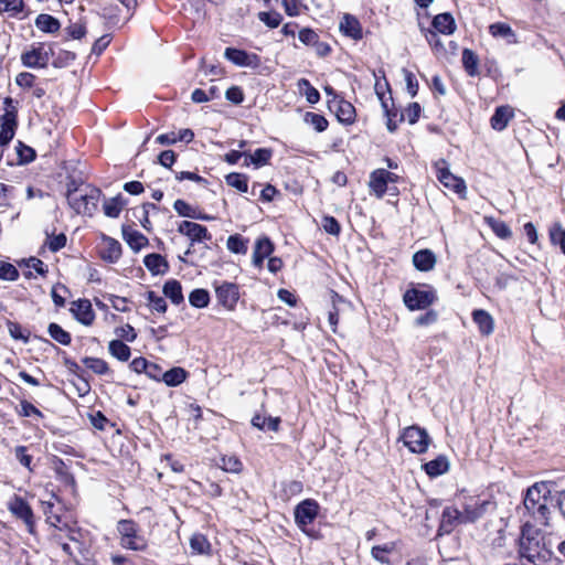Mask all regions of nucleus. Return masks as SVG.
Listing matches in <instances>:
<instances>
[{"mask_svg":"<svg viewBox=\"0 0 565 565\" xmlns=\"http://www.w3.org/2000/svg\"><path fill=\"white\" fill-rule=\"evenodd\" d=\"M551 491L546 482H536L527 488L523 499V516L527 515L536 524L550 525Z\"/></svg>","mask_w":565,"mask_h":565,"instance_id":"f257e3e1","label":"nucleus"},{"mask_svg":"<svg viewBox=\"0 0 565 565\" xmlns=\"http://www.w3.org/2000/svg\"><path fill=\"white\" fill-rule=\"evenodd\" d=\"M544 537L540 532L530 524L527 520L521 529V536L519 539V553L520 556L526 558L530 563H545L547 559H554L553 546L554 542L551 539V548L543 542Z\"/></svg>","mask_w":565,"mask_h":565,"instance_id":"f03ea898","label":"nucleus"},{"mask_svg":"<svg viewBox=\"0 0 565 565\" xmlns=\"http://www.w3.org/2000/svg\"><path fill=\"white\" fill-rule=\"evenodd\" d=\"M117 531L120 535V545L131 551H145L147 540L141 534V529L131 519H122L117 523Z\"/></svg>","mask_w":565,"mask_h":565,"instance_id":"7ed1b4c3","label":"nucleus"},{"mask_svg":"<svg viewBox=\"0 0 565 565\" xmlns=\"http://www.w3.org/2000/svg\"><path fill=\"white\" fill-rule=\"evenodd\" d=\"M425 287L426 289L411 287L404 292L403 302L408 310H425L437 301L436 290L428 285Z\"/></svg>","mask_w":565,"mask_h":565,"instance_id":"20e7f679","label":"nucleus"},{"mask_svg":"<svg viewBox=\"0 0 565 565\" xmlns=\"http://www.w3.org/2000/svg\"><path fill=\"white\" fill-rule=\"evenodd\" d=\"M102 191L97 188L85 185L79 195H75L68 201L70 206L77 213L92 216L97 210V203Z\"/></svg>","mask_w":565,"mask_h":565,"instance_id":"39448f33","label":"nucleus"},{"mask_svg":"<svg viewBox=\"0 0 565 565\" xmlns=\"http://www.w3.org/2000/svg\"><path fill=\"white\" fill-rule=\"evenodd\" d=\"M213 287L217 303L228 311H234L239 300V286L230 281H214Z\"/></svg>","mask_w":565,"mask_h":565,"instance_id":"423d86ee","label":"nucleus"},{"mask_svg":"<svg viewBox=\"0 0 565 565\" xmlns=\"http://www.w3.org/2000/svg\"><path fill=\"white\" fill-rule=\"evenodd\" d=\"M404 445L414 454H424L430 443V437L426 429L413 425L404 429L402 434Z\"/></svg>","mask_w":565,"mask_h":565,"instance_id":"0eeeda50","label":"nucleus"},{"mask_svg":"<svg viewBox=\"0 0 565 565\" xmlns=\"http://www.w3.org/2000/svg\"><path fill=\"white\" fill-rule=\"evenodd\" d=\"M320 511V505L315 499H305L295 507L294 516L297 526L305 533L307 526L312 524Z\"/></svg>","mask_w":565,"mask_h":565,"instance_id":"6e6552de","label":"nucleus"},{"mask_svg":"<svg viewBox=\"0 0 565 565\" xmlns=\"http://www.w3.org/2000/svg\"><path fill=\"white\" fill-rule=\"evenodd\" d=\"M55 52L52 45L47 50L44 49L43 43H38L32 46L30 51L21 54V63L29 68H44L47 66L51 57H54Z\"/></svg>","mask_w":565,"mask_h":565,"instance_id":"1a4fd4ad","label":"nucleus"},{"mask_svg":"<svg viewBox=\"0 0 565 565\" xmlns=\"http://www.w3.org/2000/svg\"><path fill=\"white\" fill-rule=\"evenodd\" d=\"M495 510V503L490 500L470 499L469 502L463 505V522L473 523L481 519L486 513Z\"/></svg>","mask_w":565,"mask_h":565,"instance_id":"9d476101","label":"nucleus"},{"mask_svg":"<svg viewBox=\"0 0 565 565\" xmlns=\"http://www.w3.org/2000/svg\"><path fill=\"white\" fill-rule=\"evenodd\" d=\"M434 167L436 169V177L441 184H444L448 189H451L454 192L458 194L466 191L465 181L450 172L446 160H438L437 162H435Z\"/></svg>","mask_w":565,"mask_h":565,"instance_id":"9b49d317","label":"nucleus"},{"mask_svg":"<svg viewBox=\"0 0 565 565\" xmlns=\"http://www.w3.org/2000/svg\"><path fill=\"white\" fill-rule=\"evenodd\" d=\"M18 127V108L7 109L0 117V147L8 146Z\"/></svg>","mask_w":565,"mask_h":565,"instance_id":"f8f14e48","label":"nucleus"},{"mask_svg":"<svg viewBox=\"0 0 565 565\" xmlns=\"http://www.w3.org/2000/svg\"><path fill=\"white\" fill-rule=\"evenodd\" d=\"M226 60L241 67L257 68L260 66V57L255 53H248L235 47H226L224 52Z\"/></svg>","mask_w":565,"mask_h":565,"instance_id":"ddd939ff","label":"nucleus"},{"mask_svg":"<svg viewBox=\"0 0 565 565\" xmlns=\"http://www.w3.org/2000/svg\"><path fill=\"white\" fill-rule=\"evenodd\" d=\"M328 108L330 111H334L338 120L344 125H351L355 120V108L354 106L343 99H328Z\"/></svg>","mask_w":565,"mask_h":565,"instance_id":"4468645a","label":"nucleus"},{"mask_svg":"<svg viewBox=\"0 0 565 565\" xmlns=\"http://www.w3.org/2000/svg\"><path fill=\"white\" fill-rule=\"evenodd\" d=\"M9 510L14 514L18 519H21L29 529V532H33L34 527V515L29 503L21 497L14 495V498L9 503Z\"/></svg>","mask_w":565,"mask_h":565,"instance_id":"2eb2a0df","label":"nucleus"},{"mask_svg":"<svg viewBox=\"0 0 565 565\" xmlns=\"http://www.w3.org/2000/svg\"><path fill=\"white\" fill-rule=\"evenodd\" d=\"M462 523H465L462 511H459L455 507H446L441 514V520L437 534H449L457 525Z\"/></svg>","mask_w":565,"mask_h":565,"instance_id":"dca6fc26","label":"nucleus"},{"mask_svg":"<svg viewBox=\"0 0 565 565\" xmlns=\"http://www.w3.org/2000/svg\"><path fill=\"white\" fill-rule=\"evenodd\" d=\"M70 311L74 318L84 326H90L95 320V313L88 299L73 301Z\"/></svg>","mask_w":565,"mask_h":565,"instance_id":"f3484780","label":"nucleus"},{"mask_svg":"<svg viewBox=\"0 0 565 565\" xmlns=\"http://www.w3.org/2000/svg\"><path fill=\"white\" fill-rule=\"evenodd\" d=\"M375 93L381 100L382 108L387 118L386 127L390 132H394L397 129L398 122L404 121L405 115L404 113H399L397 109L390 108L387 99L383 93L379 92V84L374 86Z\"/></svg>","mask_w":565,"mask_h":565,"instance_id":"a211bd4d","label":"nucleus"},{"mask_svg":"<svg viewBox=\"0 0 565 565\" xmlns=\"http://www.w3.org/2000/svg\"><path fill=\"white\" fill-rule=\"evenodd\" d=\"M380 172H382V169H376L371 173L369 182L370 189L379 199H382L386 192L395 194L397 189L395 186L390 188L385 177L380 174Z\"/></svg>","mask_w":565,"mask_h":565,"instance_id":"6ab92c4d","label":"nucleus"},{"mask_svg":"<svg viewBox=\"0 0 565 565\" xmlns=\"http://www.w3.org/2000/svg\"><path fill=\"white\" fill-rule=\"evenodd\" d=\"M143 264L153 276L166 275L170 269L168 260L161 254L157 253L146 255Z\"/></svg>","mask_w":565,"mask_h":565,"instance_id":"aec40b11","label":"nucleus"},{"mask_svg":"<svg viewBox=\"0 0 565 565\" xmlns=\"http://www.w3.org/2000/svg\"><path fill=\"white\" fill-rule=\"evenodd\" d=\"M433 31L445 35L455 33L457 25L454 17L449 12L439 13L431 21Z\"/></svg>","mask_w":565,"mask_h":565,"instance_id":"412c9836","label":"nucleus"},{"mask_svg":"<svg viewBox=\"0 0 565 565\" xmlns=\"http://www.w3.org/2000/svg\"><path fill=\"white\" fill-rule=\"evenodd\" d=\"M340 31L353 40H361L363 38L362 26L360 21L349 13L344 14L340 22Z\"/></svg>","mask_w":565,"mask_h":565,"instance_id":"4be33fe9","label":"nucleus"},{"mask_svg":"<svg viewBox=\"0 0 565 565\" xmlns=\"http://www.w3.org/2000/svg\"><path fill=\"white\" fill-rule=\"evenodd\" d=\"M274 250L271 241L264 236L256 241L253 252V264L256 267H262L265 258H267Z\"/></svg>","mask_w":565,"mask_h":565,"instance_id":"5701e85b","label":"nucleus"},{"mask_svg":"<svg viewBox=\"0 0 565 565\" xmlns=\"http://www.w3.org/2000/svg\"><path fill=\"white\" fill-rule=\"evenodd\" d=\"M436 255L430 249H420L413 255V265L419 271H429L436 265Z\"/></svg>","mask_w":565,"mask_h":565,"instance_id":"b1692460","label":"nucleus"},{"mask_svg":"<svg viewBox=\"0 0 565 565\" xmlns=\"http://www.w3.org/2000/svg\"><path fill=\"white\" fill-rule=\"evenodd\" d=\"M121 245L118 241L111 237H104V246L99 254L103 260L114 264L121 256Z\"/></svg>","mask_w":565,"mask_h":565,"instance_id":"393cba45","label":"nucleus"},{"mask_svg":"<svg viewBox=\"0 0 565 565\" xmlns=\"http://www.w3.org/2000/svg\"><path fill=\"white\" fill-rule=\"evenodd\" d=\"M472 320L478 326L481 334L490 335L494 330V321L491 315L483 309H476L472 312Z\"/></svg>","mask_w":565,"mask_h":565,"instance_id":"a878e982","label":"nucleus"},{"mask_svg":"<svg viewBox=\"0 0 565 565\" xmlns=\"http://www.w3.org/2000/svg\"><path fill=\"white\" fill-rule=\"evenodd\" d=\"M121 231L124 239L129 245V247L135 252H139L142 247L149 244L148 238L143 234H141L138 231L131 230L130 226L122 225Z\"/></svg>","mask_w":565,"mask_h":565,"instance_id":"bb28decb","label":"nucleus"},{"mask_svg":"<svg viewBox=\"0 0 565 565\" xmlns=\"http://www.w3.org/2000/svg\"><path fill=\"white\" fill-rule=\"evenodd\" d=\"M423 468L430 478H436L449 470V460L447 456L439 455L435 459L424 463Z\"/></svg>","mask_w":565,"mask_h":565,"instance_id":"cd10ccee","label":"nucleus"},{"mask_svg":"<svg viewBox=\"0 0 565 565\" xmlns=\"http://www.w3.org/2000/svg\"><path fill=\"white\" fill-rule=\"evenodd\" d=\"M162 292L173 305L178 306L184 300L181 282L177 279L167 280L163 285Z\"/></svg>","mask_w":565,"mask_h":565,"instance_id":"c85d7f7f","label":"nucleus"},{"mask_svg":"<svg viewBox=\"0 0 565 565\" xmlns=\"http://www.w3.org/2000/svg\"><path fill=\"white\" fill-rule=\"evenodd\" d=\"M273 157V150L269 148H258L254 153H248L247 158L244 160V166L248 167L249 164L255 166V168H260L269 163Z\"/></svg>","mask_w":565,"mask_h":565,"instance_id":"c756f323","label":"nucleus"},{"mask_svg":"<svg viewBox=\"0 0 565 565\" xmlns=\"http://www.w3.org/2000/svg\"><path fill=\"white\" fill-rule=\"evenodd\" d=\"M512 116L513 114L509 106L498 107L490 119L491 127L498 131L503 130L508 126L509 120L512 118Z\"/></svg>","mask_w":565,"mask_h":565,"instance_id":"7c9ffc66","label":"nucleus"},{"mask_svg":"<svg viewBox=\"0 0 565 565\" xmlns=\"http://www.w3.org/2000/svg\"><path fill=\"white\" fill-rule=\"evenodd\" d=\"M35 26L44 33L53 34L60 30L61 23L55 17L41 13L35 19Z\"/></svg>","mask_w":565,"mask_h":565,"instance_id":"2f4dec72","label":"nucleus"},{"mask_svg":"<svg viewBox=\"0 0 565 565\" xmlns=\"http://www.w3.org/2000/svg\"><path fill=\"white\" fill-rule=\"evenodd\" d=\"M108 351L111 356L121 362L128 361L131 355V349L120 339L111 340L108 344Z\"/></svg>","mask_w":565,"mask_h":565,"instance_id":"473e14b6","label":"nucleus"},{"mask_svg":"<svg viewBox=\"0 0 565 565\" xmlns=\"http://www.w3.org/2000/svg\"><path fill=\"white\" fill-rule=\"evenodd\" d=\"M461 62H462V66L466 71V73L469 76H477L479 74V71H478L479 57L472 50H470V49L462 50Z\"/></svg>","mask_w":565,"mask_h":565,"instance_id":"72a5a7b5","label":"nucleus"},{"mask_svg":"<svg viewBox=\"0 0 565 565\" xmlns=\"http://www.w3.org/2000/svg\"><path fill=\"white\" fill-rule=\"evenodd\" d=\"M484 222L499 238L509 239L512 237V231L505 222L492 216H486Z\"/></svg>","mask_w":565,"mask_h":565,"instance_id":"f704fd0d","label":"nucleus"},{"mask_svg":"<svg viewBox=\"0 0 565 565\" xmlns=\"http://www.w3.org/2000/svg\"><path fill=\"white\" fill-rule=\"evenodd\" d=\"M188 372L180 367L174 366L162 374V381L171 387L178 386L185 381Z\"/></svg>","mask_w":565,"mask_h":565,"instance_id":"c9c22d12","label":"nucleus"},{"mask_svg":"<svg viewBox=\"0 0 565 565\" xmlns=\"http://www.w3.org/2000/svg\"><path fill=\"white\" fill-rule=\"evenodd\" d=\"M127 204V201L121 194L116 195L104 203V213L106 216L116 218L119 216L122 207Z\"/></svg>","mask_w":565,"mask_h":565,"instance_id":"e433bc0d","label":"nucleus"},{"mask_svg":"<svg viewBox=\"0 0 565 565\" xmlns=\"http://www.w3.org/2000/svg\"><path fill=\"white\" fill-rule=\"evenodd\" d=\"M25 8L23 0H0V14L8 13L11 18H17Z\"/></svg>","mask_w":565,"mask_h":565,"instance_id":"4c0bfd02","label":"nucleus"},{"mask_svg":"<svg viewBox=\"0 0 565 565\" xmlns=\"http://www.w3.org/2000/svg\"><path fill=\"white\" fill-rule=\"evenodd\" d=\"M47 332L53 340L62 345H70L72 342L71 333L55 322L49 324Z\"/></svg>","mask_w":565,"mask_h":565,"instance_id":"58836bf2","label":"nucleus"},{"mask_svg":"<svg viewBox=\"0 0 565 565\" xmlns=\"http://www.w3.org/2000/svg\"><path fill=\"white\" fill-rule=\"evenodd\" d=\"M210 292L203 288H196L189 295V302L194 308H206L210 303Z\"/></svg>","mask_w":565,"mask_h":565,"instance_id":"ea45409f","label":"nucleus"},{"mask_svg":"<svg viewBox=\"0 0 565 565\" xmlns=\"http://www.w3.org/2000/svg\"><path fill=\"white\" fill-rule=\"evenodd\" d=\"M225 181L227 185L236 189L239 192L248 191V178L246 174L238 172H231L225 177Z\"/></svg>","mask_w":565,"mask_h":565,"instance_id":"a19ab883","label":"nucleus"},{"mask_svg":"<svg viewBox=\"0 0 565 565\" xmlns=\"http://www.w3.org/2000/svg\"><path fill=\"white\" fill-rule=\"evenodd\" d=\"M489 32L494 38H504L508 39L509 42H513L515 38V33L512 28L503 22H497L489 26Z\"/></svg>","mask_w":565,"mask_h":565,"instance_id":"79ce46f5","label":"nucleus"},{"mask_svg":"<svg viewBox=\"0 0 565 565\" xmlns=\"http://www.w3.org/2000/svg\"><path fill=\"white\" fill-rule=\"evenodd\" d=\"M82 362L95 374L105 375L110 372L108 363L103 359L86 356L82 360Z\"/></svg>","mask_w":565,"mask_h":565,"instance_id":"37998d69","label":"nucleus"},{"mask_svg":"<svg viewBox=\"0 0 565 565\" xmlns=\"http://www.w3.org/2000/svg\"><path fill=\"white\" fill-rule=\"evenodd\" d=\"M248 239L243 237L241 234L231 235L227 238V248L234 254H246L247 253Z\"/></svg>","mask_w":565,"mask_h":565,"instance_id":"c03bdc74","label":"nucleus"},{"mask_svg":"<svg viewBox=\"0 0 565 565\" xmlns=\"http://www.w3.org/2000/svg\"><path fill=\"white\" fill-rule=\"evenodd\" d=\"M188 237L191 241L190 246H193L195 243H201L203 241L212 239V235L207 231V228L204 225H201L199 223H194Z\"/></svg>","mask_w":565,"mask_h":565,"instance_id":"a18cd8bd","label":"nucleus"},{"mask_svg":"<svg viewBox=\"0 0 565 565\" xmlns=\"http://www.w3.org/2000/svg\"><path fill=\"white\" fill-rule=\"evenodd\" d=\"M305 122L312 126L316 131L323 132L328 128V120L324 116L317 113H306L305 114Z\"/></svg>","mask_w":565,"mask_h":565,"instance_id":"49530a36","label":"nucleus"},{"mask_svg":"<svg viewBox=\"0 0 565 565\" xmlns=\"http://www.w3.org/2000/svg\"><path fill=\"white\" fill-rule=\"evenodd\" d=\"M190 546L198 554H206L211 550V544L203 534H194L190 540Z\"/></svg>","mask_w":565,"mask_h":565,"instance_id":"de8ad7c7","label":"nucleus"},{"mask_svg":"<svg viewBox=\"0 0 565 565\" xmlns=\"http://www.w3.org/2000/svg\"><path fill=\"white\" fill-rule=\"evenodd\" d=\"M394 550V544L388 543L384 545H375L371 550V555L373 558H375L377 562L382 564H390V559L386 556L388 553H392Z\"/></svg>","mask_w":565,"mask_h":565,"instance_id":"09e8293b","label":"nucleus"},{"mask_svg":"<svg viewBox=\"0 0 565 565\" xmlns=\"http://www.w3.org/2000/svg\"><path fill=\"white\" fill-rule=\"evenodd\" d=\"M550 238L552 244L558 245L565 255V228L559 223L553 224L550 228Z\"/></svg>","mask_w":565,"mask_h":565,"instance_id":"8fccbe9b","label":"nucleus"},{"mask_svg":"<svg viewBox=\"0 0 565 565\" xmlns=\"http://www.w3.org/2000/svg\"><path fill=\"white\" fill-rule=\"evenodd\" d=\"M257 17L270 29L277 28L282 21V15L277 11H262Z\"/></svg>","mask_w":565,"mask_h":565,"instance_id":"3c124183","label":"nucleus"},{"mask_svg":"<svg viewBox=\"0 0 565 565\" xmlns=\"http://www.w3.org/2000/svg\"><path fill=\"white\" fill-rule=\"evenodd\" d=\"M67 242L66 235L64 233H60L58 235H49L46 233V241L44 246H47V248L52 253H56L65 247Z\"/></svg>","mask_w":565,"mask_h":565,"instance_id":"603ef678","label":"nucleus"},{"mask_svg":"<svg viewBox=\"0 0 565 565\" xmlns=\"http://www.w3.org/2000/svg\"><path fill=\"white\" fill-rule=\"evenodd\" d=\"M420 31L434 51H436V52L445 51L444 44H443L440 38L438 36V32L433 31L431 29L424 28V26L420 28Z\"/></svg>","mask_w":565,"mask_h":565,"instance_id":"864d4df0","label":"nucleus"},{"mask_svg":"<svg viewBox=\"0 0 565 565\" xmlns=\"http://www.w3.org/2000/svg\"><path fill=\"white\" fill-rule=\"evenodd\" d=\"M146 299L148 300L149 306L160 313H164L168 309L167 301L163 297L158 296L154 291L149 290L146 294Z\"/></svg>","mask_w":565,"mask_h":565,"instance_id":"5fc2aeb1","label":"nucleus"},{"mask_svg":"<svg viewBox=\"0 0 565 565\" xmlns=\"http://www.w3.org/2000/svg\"><path fill=\"white\" fill-rule=\"evenodd\" d=\"M285 12L289 17H298L300 8L308 10V6L302 0H281Z\"/></svg>","mask_w":565,"mask_h":565,"instance_id":"6e6d98bb","label":"nucleus"},{"mask_svg":"<svg viewBox=\"0 0 565 565\" xmlns=\"http://www.w3.org/2000/svg\"><path fill=\"white\" fill-rule=\"evenodd\" d=\"M173 209L175 210V212L180 215V216H183V217H189V218H193L196 216V209L193 207L192 205H190L188 202H185L184 200H181V199H178L174 203H173Z\"/></svg>","mask_w":565,"mask_h":565,"instance_id":"4d7b16f0","label":"nucleus"},{"mask_svg":"<svg viewBox=\"0 0 565 565\" xmlns=\"http://www.w3.org/2000/svg\"><path fill=\"white\" fill-rule=\"evenodd\" d=\"M76 58L75 53L71 51L62 50L58 52L56 57L53 60L52 65L55 68H63L68 66L72 62H74Z\"/></svg>","mask_w":565,"mask_h":565,"instance_id":"13d9d810","label":"nucleus"},{"mask_svg":"<svg viewBox=\"0 0 565 565\" xmlns=\"http://www.w3.org/2000/svg\"><path fill=\"white\" fill-rule=\"evenodd\" d=\"M17 153L19 163H29L35 159V150L21 141H18Z\"/></svg>","mask_w":565,"mask_h":565,"instance_id":"bf43d9fd","label":"nucleus"},{"mask_svg":"<svg viewBox=\"0 0 565 565\" xmlns=\"http://www.w3.org/2000/svg\"><path fill=\"white\" fill-rule=\"evenodd\" d=\"M19 416L22 417H31L36 416L39 418H43V413L36 408L33 404L28 402L26 399H21L20 402V409L17 411Z\"/></svg>","mask_w":565,"mask_h":565,"instance_id":"052dcab7","label":"nucleus"},{"mask_svg":"<svg viewBox=\"0 0 565 565\" xmlns=\"http://www.w3.org/2000/svg\"><path fill=\"white\" fill-rule=\"evenodd\" d=\"M19 278V270L10 263L0 264V280L15 281Z\"/></svg>","mask_w":565,"mask_h":565,"instance_id":"680f3d73","label":"nucleus"},{"mask_svg":"<svg viewBox=\"0 0 565 565\" xmlns=\"http://www.w3.org/2000/svg\"><path fill=\"white\" fill-rule=\"evenodd\" d=\"M222 468H223V470H225L227 472L238 473L242 471L243 463L235 456L223 457L222 458Z\"/></svg>","mask_w":565,"mask_h":565,"instance_id":"e2e57ef3","label":"nucleus"},{"mask_svg":"<svg viewBox=\"0 0 565 565\" xmlns=\"http://www.w3.org/2000/svg\"><path fill=\"white\" fill-rule=\"evenodd\" d=\"M322 227L328 234L334 235V236H338L341 232L340 223L337 221L335 217L330 216V215L323 216Z\"/></svg>","mask_w":565,"mask_h":565,"instance_id":"0e129e2a","label":"nucleus"},{"mask_svg":"<svg viewBox=\"0 0 565 565\" xmlns=\"http://www.w3.org/2000/svg\"><path fill=\"white\" fill-rule=\"evenodd\" d=\"M438 320V312L434 309L427 310L425 313L418 316L415 319V326L417 327H426L434 324Z\"/></svg>","mask_w":565,"mask_h":565,"instance_id":"69168bd1","label":"nucleus"},{"mask_svg":"<svg viewBox=\"0 0 565 565\" xmlns=\"http://www.w3.org/2000/svg\"><path fill=\"white\" fill-rule=\"evenodd\" d=\"M7 326H8V331L10 333V335L14 340H21L24 343L29 342L30 333L28 332L25 334V332L22 330V327L18 322L8 321Z\"/></svg>","mask_w":565,"mask_h":565,"instance_id":"338daca9","label":"nucleus"},{"mask_svg":"<svg viewBox=\"0 0 565 565\" xmlns=\"http://www.w3.org/2000/svg\"><path fill=\"white\" fill-rule=\"evenodd\" d=\"M115 334L119 339H124L127 342H134L137 339V332L135 331L134 327L130 324L117 327L115 329Z\"/></svg>","mask_w":565,"mask_h":565,"instance_id":"774afa93","label":"nucleus"}]
</instances>
